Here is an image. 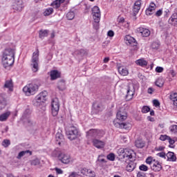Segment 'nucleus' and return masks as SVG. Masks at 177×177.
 I'll use <instances>...</instances> for the list:
<instances>
[{"instance_id": "obj_1", "label": "nucleus", "mask_w": 177, "mask_h": 177, "mask_svg": "<svg viewBox=\"0 0 177 177\" xmlns=\"http://www.w3.org/2000/svg\"><path fill=\"white\" fill-rule=\"evenodd\" d=\"M1 62L5 68L15 64V50L7 48L2 52Z\"/></svg>"}, {"instance_id": "obj_2", "label": "nucleus", "mask_w": 177, "mask_h": 177, "mask_svg": "<svg viewBox=\"0 0 177 177\" xmlns=\"http://www.w3.org/2000/svg\"><path fill=\"white\" fill-rule=\"evenodd\" d=\"M46 96H48V92L46 91H41L37 95L35 96L32 103L35 107H40L43 111L46 110V106L42 105L46 102Z\"/></svg>"}, {"instance_id": "obj_3", "label": "nucleus", "mask_w": 177, "mask_h": 177, "mask_svg": "<svg viewBox=\"0 0 177 177\" xmlns=\"http://www.w3.org/2000/svg\"><path fill=\"white\" fill-rule=\"evenodd\" d=\"M30 66L32 73L39 71V50L38 48H36V50L32 55Z\"/></svg>"}, {"instance_id": "obj_4", "label": "nucleus", "mask_w": 177, "mask_h": 177, "mask_svg": "<svg viewBox=\"0 0 177 177\" xmlns=\"http://www.w3.org/2000/svg\"><path fill=\"white\" fill-rule=\"evenodd\" d=\"M39 86L35 83H30L23 88V92L26 96H32L38 92Z\"/></svg>"}, {"instance_id": "obj_5", "label": "nucleus", "mask_w": 177, "mask_h": 177, "mask_svg": "<svg viewBox=\"0 0 177 177\" xmlns=\"http://www.w3.org/2000/svg\"><path fill=\"white\" fill-rule=\"evenodd\" d=\"M66 133L69 140H75V139L80 138L81 136V132H80V130L75 126H71L68 127L66 129Z\"/></svg>"}, {"instance_id": "obj_6", "label": "nucleus", "mask_w": 177, "mask_h": 177, "mask_svg": "<svg viewBox=\"0 0 177 177\" xmlns=\"http://www.w3.org/2000/svg\"><path fill=\"white\" fill-rule=\"evenodd\" d=\"M104 136V131L99 129H90L86 132L88 139L93 138L94 139H102Z\"/></svg>"}, {"instance_id": "obj_7", "label": "nucleus", "mask_w": 177, "mask_h": 177, "mask_svg": "<svg viewBox=\"0 0 177 177\" xmlns=\"http://www.w3.org/2000/svg\"><path fill=\"white\" fill-rule=\"evenodd\" d=\"M59 110H60V103L59 99L55 97L51 101V113L53 117H56L59 114Z\"/></svg>"}, {"instance_id": "obj_8", "label": "nucleus", "mask_w": 177, "mask_h": 177, "mask_svg": "<svg viewBox=\"0 0 177 177\" xmlns=\"http://www.w3.org/2000/svg\"><path fill=\"white\" fill-rule=\"evenodd\" d=\"M136 32L138 34V35H140V37H142L144 38H147V37H150V30L147 28L145 26H141L136 29Z\"/></svg>"}, {"instance_id": "obj_9", "label": "nucleus", "mask_w": 177, "mask_h": 177, "mask_svg": "<svg viewBox=\"0 0 177 177\" xmlns=\"http://www.w3.org/2000/svg\"><path fill=\"white\" fill-rule=\"evenodd\" d=\"M30 115H31V111H30V109H26L24 111L22 118H21L24 124L26 125H28L29 127L32 124V121L30 118Z\"/></svg>"}, {"instance_id": "obj_10", "label": "nucleus", "mask_w": 177, "mask_h": 177, "mask_svg": "<svg viewBox=\"0 0 177 177\" xmlns=\"http://www.w3.org/2000/svg\"><path fill=\"white\" fill-rule=\"evenodd\" d=\"M124 41L125 44H127L128 46H131L134 48V49L138 46V41H136V39L131 35H126L124 37Z\"/></svg>"}, {"instance_id": "obj_11", "label": "nucleus", "mask_w": 177, "mask_h": 177, "mask_svg": "<svg viewBox=\"0 0 177 177\" xmlns=\"http://www.w3.org/2000/svg\"><path fill=\"white\" fill-rule=\"evenodd\" d=\"M113 124L116 128H120V129H131L130 123H127V122L120 123L118 122L117 120H114Z\"/></svg>"}, {"instance_id": "obj_12", "label": "nucleus", "mask_w": 177, "mask_h": 177, "mask_svg": "<svg viewBox=\"0 0 177 177\" xmlns=\"http://www.w3.org/2000/svg\"><path fill=\"white\" fill-rule=\"evenodd\" d=\"M92 15H93V20H96L97 21H99L102 16V15L100 14V8H99L98 6H94L92 8Z\"/></svg>"}, {"instance_id": "obj_13", "label": "nucleus", "mask_w": 177, "mask_h": 177, "mask_svg": "<svg viewBox=\"0 0 177 177\" xmlns=\"http://www.w3.org/2000/svg\"><path fill=\"white\" fill-rule=\"evenodd\" d=\"M128 118V113L125 111H119L116 114V120L125 121Z\"/></svg>"}, {"instance_id": "obj_14", "label": "nucleus", "mask_w": 177, "mask_h": 177, "mask_svg": "<svg viewBox=\"0 0 177 177\" xmlns=\"http://www.w3.org/2000/svg\"><path fill=\"white\" fill-rule=\"evenodd\" d=\"M151 169L154 172H160V171L162 169V163L156 160L153 165H151Z\"/></svg>"}, {"instance_id": "obj_15", "label": "nucleus", "mask_w": 177, "mask_h": 177, "mask_svg": "<svg viewBox=\"0 0 177 177\" xmlns=\"http://www.w3.org/2000/svg\"><path fill=\"white\" fill-rule=\"evenodd\" d=\"M133 96H135V88H131V87H128L125 96L126 100L127 102L132 100V99H133Z\"/></svg>"}, {"instance_id": "obj_16", "label": "nucleus", "mask_w": 177, "mask_h": 177, "mask_svg": "<svg viewBox=\"0 0 177 177\" xmlns=\"http://www.w3.org/2000/svg\"><path fill=\"white\" fill-rule=\"evenodd\" d=\"M133 154H135V151H133V150L126 148L123 158H127V160H132L133 158Z\"/></svg>"}, {"instance_id": "obj_17", "label": "nucleus", "mask_w": 177, "mask_h": 177, "mask_svg": "<svg viewBox=\"0 0 177 177\" xmlns=\"http://www.w3.org/2000/svg\"><path fill=\"white\" fill-rule=\"evenodd\" d=\"M92 143L93 145V146L95 147H96L97 149H103V147H104V142L100 140H97L96 138L93 139L92 140Z\"/></svg>"}, {"instance_id": "obj_18", "label": "nucleus", "mask_w": 177, "mask_h": 177, "mask_svg": "<svg viewBox=\"0 0 177 177\" xmlns=\"http://www.w3.org/2000/svg\"><path fill=\"white\" fill-rule=\"evenodd\" d=\"M142 5V0H138L134 3L133 7V15H138L139 10H140V6Z\"/></svg>"}, {"instance_id": "obj_19", "label": "nucleus", "mask_w": 177, "mask_h": 177, "mask_svg": "<svg viewBox=\"0 0 177 177\" xmlns=\"http://www.w3.org/2000/svg\"><path fill=\"white\" fill-rule=\"evenodd\" d=\"M169 24L177 26V12H174L168 20Z\"/></svg>"}, {"instance_id": "obj_20", "label": "nucleus", "mask_w": 177, "mask_h": 177, "mask_svg": "<svg viewBox=\"0 0 177 177\" xmlns=\"http://www.w3.org/2000/svg\"><path fill=\"white\" fill-rule=\"evenodd\" d=\"M59 160L63 162V164H69L70 161H71V157L69 155L62 153Z\"/></svg>"}, {"instance_id": "obj_21", "label": "nucleus", "mask_w": 177, "mask_h": 177, "mask_svg": "<svg viewBox=\"0 0 177 177\" xmlns=\"http://www.w3.org/2000/svg\"><path fill=\"white\" fill-rule=\"evenodd\" d=\"M65 1L66 0H55L51 3L50 6H53L54 9L59 10V8H60L62 3H64Z\"/></svg>"}, {"instance_id": "obj_22", "label": "nucleus", "mask_w": 177, "mask_h": 177, "mask_svg": "<svg viewBox=\"0 0 177 177\" xmlns=\"http://www.w3.org/2000/svg\"><path fill=\"white\" fill-rule=\"evenodd\" d=\"M50 77L51 81H55V80L60 78V73L57 70H53L50 71Z\"/></svg>"}, {"instance_id": "obj_23", "label": "nucleus", "mask_w": 177, "mask_h": 177, "mask_svg": "<svg viewBox=\"0 0 177 177\" xmlns=\"http://www.w3.org/2000/svg\"><path fill=\"white\" fill-rule=\"evenodd\" d=\"M85 53H86L85 50L80 49V50H75L73 53H72V55L75 57H83Z\"/></svg>"}, {"instance_id": "obj_24", "label": "nucleus", "mask_w": 177, "mask_h": 177, "mask_svg": "<svg viewBox=\"0 0 177 177\" xmlns=\"http://www.w3.org/2000/svg\"><path fill=\"white\" fill-rule=\"evenodd\" d=\"M148 64L149 62L145 58H140L136 61V64L140 66V67H146Z\"/></svg>"}, {"instance_id": "obj_25", "label": "nucleus", "mask_w": 177, "mask_h": 177, "mask_svg": "<svg viewBox=\"0 0 177 177\" xmlns=\"http://www.w3.org/2000/svg\"><path fill=\"white\" fill-rule=\"evenodd\" d=\"M6 106V98L5 94H0V110Z\"/></svg>"}, {"instance_id": "obj_26", "label": "nucleus", "mask_w": 177, "mask_h": 177, "mask_svg": "<svg viewBox=\"0 0 177 177\" xmlns=\"http://www.w3.org/2000/svg\"><path fill=\"white\" fill-rule=\"evenodd\" d=\"M4 88L8 89V92H13V82L12 80L6 81Z\"/></svg>"}, {"instance_id": "obj_27", "label": "nucleus", "mask_w": 177, "mask_h": 177, "mask_svg": "<svg viewBox=\"0 0 177 177\" xmlns=\"http://www.w3.org/2000/svg\"><path fill=\"white\" fill-rule=\"evenodd\" d=\"M24 156H32V151L30 150L21 151L19 153L17 158L20 160V158H21V157H24Z\"/></svg>"}, {"instance_id": "obj_28", "label": "nucleus", "mask_w": 177, "mask_h": 177, "mask_svg": "<svg viewBox=\"0 0 177 177\" xmlns=\"http://www.w3.org/2000/svg\"><path fill=\"white\" fill-rule=\"evenodd\" d=\"M166 156L167 157V161H170L171 162H175L176 161V156L174 152H168Z\"/></svg>"}, {"instance_id": "obj_29", "label": "nucleus", "mask_w": 177, "mask_h": 177, "mask_svg": "<svg viewBox=\"0 0 177 177\" xmlns=\"http://www.w3.org/2000/svg\"><path fill=\"white\" fill-rule=\"evenodd\" d=\"M135 168H136V163L131 161L127 164L126 167V171H127V172H132Z\"/></svg>"}, {"instance_id": "obj_30", "label": "nucleus", "mask_w": 177, "mask_h": 177, "mask_svg": "<svg viewBox=\"0 0 177 177\" xmlns=\"http://www.w3.org/2000/svg\"><path fill=\"white\" fill-rule=\"evenodd\" d=\"M55 139L57 145H59V146H60V145H62V142H63V141L64 140V137L63 136V134L57 133L55 136Z\"/></svg>"}, {"instance_id": "obj_31", "label": "nucleus", "mask_w": 177, "mask_h": 177, "mask_svg": "<svg viewBox=\"0 0 177 177\" xmlns=\"http://www.w3.org/2000/svg\"><path fill=\"white\" fill-rule=\"evenodd\" d=\"M170 100H172L173 104L174 106H177V93L176 92H171L170 93L169 95Z\"/></svg>"}, {"instance_id": "obj_32", "label": "nucleus", "mask_w": 177, "mask_h": 177, "mask_svg": "<svg viewBox=\"0 0 177 177\" xmlns=\"http://www.w3.org/2000/svg\"><path fill=\"white\" fill-rule=\"evenodd\" d=\"M153 10H156V3H154V2H151L149 8L146 10V14L151 15V12Z\"/></svg>"}, {"instance_id": "obj_33", "label": "nucleus", "mask_w": 177, "mask_h": 177, "mask_svg": "<svg viewBox=\"0 0 177 177\" xmlns=\"http://www.w3.org/2000/svg\"><path fill=\"white\" fill-rule=\"evenodd\" d=\"M93 109L95 110L96 113H99L100 111H102V103L98 102H95L93 104Z\"/></svg>"}, {"instance_id": "obj_34", "label": "nucleus", "mask_w": 177, "mask_h": 177, "mask_svg": "<svg viewBox=\"0 0 177 177\" xmlns=\"http://www.w3.org/2000/svg\"><path fill=\"white\" fill-rule=\"evenodd\" d=\"M57 88L59 91H65L66 81H64V80H59L57 84Z\"/></svg>"}, {"instance_id": "obj_35", "label": "nucleus", "mask_w": 177, "mask_h": 177, "mask_svg": "<svg viewBox=\"0 0 177 177\" xmlns=\"http://www.w3.org/2000/svg\"><path fill=\"white\" fill-rule=\"evenodd\" d=\"M118 72L120 74V75H123V77H125L126 75H128V74H129L128 69H127V68H124V67H119Z\"/></svg>"}, {"instance_id": "obj_36", "label": "nucleus", "mask_w": 177, "mask_h": 177, "mask_svg": "<svg viewBox=\"0 0 177 177\" xmlns=\"http://www.w3.org/2000/svg\"><path fill=\"white\" fill-rule=\"evenodd\" d=\"M54 12L53 8H46L43 12L44 16H50L53 15Z\"/></svg>"}, {"instance_id": "obj_37", "label": "nucleus", "mask_w": 177, "mask_h": 177, "mask_svg": "<svg viewBox=\"0 0 177 177\" xmlns=\"http://www.w3.org/2000/svg\"><path fill=\"white\" fill-rule=\"evenodd\" d=\"M9 115H10V112H6L0 115V121H1V122H3V121H6V120L9 118Z\"/></svg>"}, {"instance_id": "obj_38", "label": "nucleus", "mask_w": 177, "mask_h": 177, "mask_svg": "<svg viewBox=\"0 0 177 177\" xmlns=\"http://www.w3.org/2000/svg\"><path fill=\"white\" fill-rule=\"evenodd\" d=\"M48 34H49V30H39V37L41 39H44V38H45V37H48Z\"/></svg>"}, {"instance_id": "obj_39", "label": "nucleus", "mask_w": 177, "mask_h": 177, "mask_svg": "<svg viewBox=\"0 0 177 177\" xmlns=\"http://www.w3.org/2000/svg\"><path fill=\"white\" fill-rule=\"evenodd\" d=\"M63 153H62V151H60V149L57 148L53 151V156L54 157H57L58 158H60L62 157Z\"/></svg>"}, {"instance_id": "obj_40", "label": "nucleus", "mask_w": 177, "mask_h": 177, "mask_svg": "<svg viewBox=\"0 0 177 177\" xmlns=\"http://www.w3.org/2000/svg\"><path fill=\"white\" fill-rule=\"evenodd\" d=\"M66 17L68 20H73L75 17V13L74 11H69L66 13Z\"/></svg>"}, {"instance_id": "obj_41", "label": "nucleus", "mask_w": 177, "mask_h": 177, "mask_svg": "<svg viewBox=\"0 0 177 177\" xmlns=\"http://www.w3.org/2000/svg\"><path fill=\"white\" fill-rule=\"evenodd\" d=\"M136 146L138 149H143L145 147V142L140 140H137L136 141Z\"/></svg>"}, {"instance_id": "obj_42", "label": "nucleus", "mask_w": 177, "mask_h": 177, "mask_svg": "<svg viewBox=\"0 0 177 177\" xmlns=\"http://www.w3.org/2000/svg\"><path fill=\"white\" fill-rule=\"evenodd\" d=\"M156 160L154 159V158H153L152 156H149L148 158H147L145 162L148 165H153V163L154 162V161H156Z\"/></svg>"}, {"instance_id": "obj_43", "label": "nucleus", "mask_w": 177, "mask_h": 177, "mask_svg": "<svg viewBox=\"0 0 177 177\" xmlns=\"http://www.w3.org/2000/svg\"><path fill=\"white\" fill-rule=\"evenodd\" d=\"M155 84L156 86H158V88H162V86H164V80H162V79H158L156 80Z\"/></svg>"}, {"instance_id": "obj_44", "label": "nucleus", "mask_w": 177, "mask_h": 177, "mask_svg": "<svg viewBox=\"0 0 177 177\" xmlns=\"http://www.w3.org/2000/svg\"><path fill=\"white\" fill-rule=\"evenodd\" d=\"M169 129L171 133H177V125L173 124L169 127Z\"/></svg>"}, {"instance_id": "obj_45", "label": "nucleus", "mask_w": 177, "mask_h": 177, "mask_svg": "<svg viewBox=\"0 0 177 177\" xmlns=\"http://www.w3.org/2000/svg\"><path fill=\"white\" fill-rule=\"evenodd\" d=\"M118 155L119 156V157H122V158H124V156L125 154V149L124 148H120L118 151Z\"/></svg>"}, {"instance_id": "obj_46", "label": "nucleus", "mask_w": 177, "mask_h": 177, "mask_svg": "<svg viewBox=\"0 0 177 177\" xmlns=\"http://www.w3.org/2000/svg\"><path fill=\"white\" fill-rule=\"evenodd\" d=\"M1 145L3 147H9V146H10V140L8 139H5L1 142Z\"/></svg>"}, {"instance_id": "obj_47", "label": "nucleus", "mask_w": 177, "mask_h": 177, "mask_svg": "<svg viewBox=\"0 0 177 177\" xmlns=\"http://www.w3.org/2000/svg\"><path fill=\"white\" fill-rule=\"evenodd\" d=\"M106 158L109 161H114L115 160V155L113 153H111L107 155Z\"/></svg>"}, {"instance_id": "obj_48", "label": "nucleus", "mask_w": 177, "mask_h": 177, "mask_svg": "<svg viewBox=\"0 0 177 177\" xmlns=\"http://www.w3.org/2000/svg\"><path fill=\"white\" fill-rule=\"evenodd\" d=\"M94 22L93 24V28H95V30H99V23H100V19H99L98 21H97L96 19H93Z\"/></svg>"}, {"instance_id": "obj_49", "label": "nucleus", "mask_w": 177, "mask_h": 177, "mask_svg": "<svg viewBox=\"0 0 177 177\" xmlns=\"http://www.w3.org/2000/svg\"><path fill=\"white\" fill-rule=\"evenodd\" d=\"M39 164H40V161H39V159H38V158L32 160L30 161L31 165L37 166V165H39Z\"/></svg>"}, {"instance_id": "obj_50", "label": "nucleus", "mask_w": 177, "mask_h": 177, "mask_svg": "<svg viewBox=\"0 0 177 177\" xmlns=\"http://www.w3.org/2000/svg\"><path fill=\"white\" fill-rule=\"evenodd\" d=\"M140 171H143L144 172H146L149 171V167H147L146 165H141L139 167Z\"/></svg>"}, {"instance_id": "obj_51", "label": "nucleus", "mask_w": 177, "mask_h": 177, "mask_svg": "<svg viewBox=\"0 0 177 177\" xmlns=\"http://www.w3.org/2000/svg\"><path fill=\"white\" fill-rule=\"evenodd\" d=\"M141 111L144 114H146L149 113V111H150V107H149L148 106H142Z\"/></svg>"}, {"instance_id": "obj_52", "label": "nucleus", "mask_w": 177, "mask_h": 177, "mask_svg": "<svg viewBox=\"0 0 177 177\" xmlns=\"http://www.w3.org/2000/svg\"><path fill=\"white\" fill-rule=\"evenodd\" d=\"M88 172H89V169H88L86 167H84L80 169V173L82 175H86L88 174Z\"/></svg>"}, {"instance_id": "obj_53", "label": "nucleus", "mask_w": 177, "mask_h": 177, "mask_svg": "<svg viewBox=\"0 0 177 177\" xmlns=\"http://www.w3.org/2000/svg\"><path fill=\"white\" fill-rule=\"evenodd\" d=\"M54 171H56L57 175H63V171L60 168L55 167Z\"/></svg>"}, {"instance_id": "obj_54", "label": "nucleus", "mask_w": 177, "mask_h": 177, "mask_svg": "<svg viewBox=\"0 0 177 177\" xmlns=\"http://www.w3.org/2000/svg\"><path fill=\"white\" fill-rule=\"evenodd\" d=\"M158 157H160L161 158H166L167 155L165 154V152H160L156 154Z\"/></svg>"}, {"instance_id": "obj_55", "label": "nucleus", "mask_w": 177, "mask_h": 177, "mask_svg": "<svg viewBox=\"0 0 177 177\" xmlns=\"http://www.w3.org/2000/svg\"><path fill=\"white\" fill-rule=\"evenodd\" d=\"M168 138H169V136H168L167 135H161L160 136V140L165 142V140H168Z\"/></svg>"}, {"instance_id": "obj_56", "label": "nucleus", "mask_w": 177, "mask_h": 177, "mask_svg": "<svg viewBox=\"0 0 177 177\" xmlns=\"http://www.w3.org/2000/svg\"><path fill=\"white\" fill-rule=\"evenodd\" d=\"M156 73H162L164 71V68L161 66H157L155 69Z\"/></svg>"}, {"instance_id": "obj_57", "label": "nucleus", "mask_w": 177, "mask_h": 177, "mask_svg": "<svg viewBox=\"0 0 177 177\" xmlns=\"http://www.w3.org/2000/svg\"><path fill=\"white\" fill-rule=\"evenodd\" d=\"M153 104L155 107H160V101L158 100H153Z\"/></svg>"}, {"instance_id": "obj_58", "label": "nucleus", "mask_w": 177, "mask_h": 177, "mask_svg": "<svg viewBox=\"0 0 177 177\" xmlns=\"http://www.w3.org/2000/svg\"><path fill=\"white\" fill-rule=\"evenodd\" d=\"M165 149V147L163 146H159V147H156L155 148L156 151H163V150Z\"/></svg>"}, {"instance_id": "obj_59", "label": "nucleus", "mask_w": 177, "mask_h": 177, "mask_svg": "<svg viewBox=\"0 0 177 177\" xmlns=\"http://www.w3.org/2000/svg\"><path fill=\"white\" fill-rule=\"evenodd\" d=\"M107 36L110 37L111 38H113L114 37V31L110 30L107 32Z\"/></svg>"}, {"instance_id": "obj_60", "label": "nucleus", "mask_w": 177, "mask_h": 177, "mask_svg": "<svg viewBox=\"0 0 177 177\" xmlns=\"http://www.w3.org/2000/svg\"><path fill=\"white\" fill-rule=\"evenodd\" d=\"M89 176L91 177H95L96 176V174H95V171L91 170V169H88V172L87 173Z\"/></svg>"}, {"instance_id": "obj_61", "label": "nucleus", "mask_w": 177, "mask_h": 177, "mask_svg": "<svg viewBox=\"0 0 177 177\" xmlns=\"http://www.w3.org/2000/svg\"><path fill=\"white\" fill-rule=\"evenodd\" d=\"M162 15V10H161V9L158 10L156 12V16H157V17H160V16H161Z\"/></svg>"}, {"instance_id": "obj_62", "label": "nucleus", "mask_w": 177, "mask_h": 177, "mask_svg": "<svg viewBox=\"0 0 177 177\" xmlns=\"http://www.w3.org/2000/svg\"><path fill=\"white\" fill-rule=\"evenodd\" d=\"M167 140H168L169 145H174L175 144V140H174V139L171 138V137H169V136L167 138Z\"/></svg>"}, {"instance_id": "obj_63", "label": "nucleus", "mask_w": 177, "mask_h": 177, "mask_svg": "<svg viewBox=\"0 0 177 177\" xmlns=\"http://www.w3.org/2000/svg\"><path fill=\"white\" fill-rule=\"evenodd\" d=\"M122 27L124 28H129V23L125 21L123 24H122Z\"/></svg>"}, {"instance_id": "obj_64", "label": "nucleus", "mask_w": 177, "mask_h": 177, "mask_svg": "<svg viewBox=\"0 0 177 177\" xmlns=\"http://www.w3.org/2000/svg\"><path fill=\"white\" fill-rule=\"evenodd\" d=\"M75 176H77V172H75V171L71 172V173L69 174V176H68V177H75Z\"/></svg>"}]
</instances>
